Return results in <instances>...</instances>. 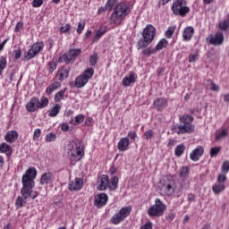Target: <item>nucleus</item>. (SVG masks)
I'll return each instance as SVG.
<instances>
[{"label":"nucleus","mask_w":229,"mask_h":229,"mask_svg":"<svg viewBox=\"0 0 229 229\" xmlns=\"http://www.w3.org/2000/svg\"><path fill=\"white\" fill-rule=\"evenodd\" d=\"M37 178V168L30 167L22 175L21 183L22 188L21 190V194L22 197L19 196L16 199L15 205L17 208H21L26 205V200L28 198L35 199L38 194L37 191L33 192V187H35V179Z\"/></svg>","instance_id":"1"},{"label":"nucleus","mask_w":229,"mask_h":229,"mask_svg":"<svg viewBox=\"0 0 229 229\" xmlns=\"http://www.w3.org/2000/svg\"><path fill=\"white\" fill-rule=\"evenodd\" d=\"M183 189H185L183 185L178 186L176 181L171 177H165L161 182L160 187V191L164 192L165 196H168L169 198H173L174 194H176L177 198H180Z\"/></svg>","instance_id":"2"},{"label":"nucleus","mask_w":229,"mask_h":229,"mask_svg":"<svg viewBox=\"0 0 229 229\" xmlns=\"http://www.w3.org/2000/svg\"><path fill=\"white\" fill-rule=\"evenodd\" d=\"M180 124L173 125L171 130L173 133L177 135H185V133H192L194 131V117L191 114H184L179 117Z\"/></svg>","instance_id":"3"},{"label":"nucleus","mask_w":229,"mask_h":229,"mask_svg":"<svg viewBox=\"0 0 229 229\" xmlns=\"http://www.w3.org/2000/svg\"><path fill=\"white\" fill-rule=\"evenodd\" d=\"M130 5H128L126 3L122 2L116 4L110 16L111 24L120 26L123 20L126 19L127 15L130 14Z\"/></svg>","instance_id":"4"},{"label":"nucleus","mask_w":229,"mask_h":229,"mask_svg":"<svg viewBox=\"0 0 229 229\" xmlns=\"http://www.w3.org/2000/svg\"><path fill=\"white\" fill-rule=\"evenodd\" d=\"M157 35V30L152 25H147L142 31V38L138 42V49H143V47H148Z\"/></svg>","instance_id":"5"},{"label":"nucleus","mask_w":229,"mask_h":229,"mask_svg":"<svg viewBox=\"0 0 229 229\" xmlns=\"http://www.w3.org/2000/svg\"><path fill=\"white\" fill-rule=\"evenodd\" d=\"M68 155L70 156V160L72 162H80V159L83 158L85 155L81 142L70 141L68 143Z\"/></svg>","instance_id":"6"},{"label":"nucleus","mask_w":229,"mask_h":229,"mask_svg":"<svg viewBox=\"0 0 229 229\" xmlns=\"http://www.w3.org/2000/svg\"><path fill=\"white\" fill-rule=\"evenodd\" d=\"M49 105V98L47 97H42L41 99H38L37 97H32L30 101L26 104L25 108L27 112H36L38 109L46 108Z\"/></svg>","instance_id":"7"},{"label":"nucleus","mask_w":229,"mask_h":229,"mask_svg":"<svg viewBox=\"0 0 229 229\" xmlns=\"http://www.w3.org/2000/svg\"><path fill=\"white\" fill-rule=\"evenodd\" d=\"M94 76V68L86 69L81 75H79L74 84H70L71 87H76V89H83L86 83H89V80Z\"/></svg>","instance_id":"8"},{"label":"nucleus","mask_w":229,"mask_h":229,"mask_svg":"<svg viewBox=\"0 0 229 229\" xmlns=\"http://www.w3.org/2000/svg\"><path fill=\"white\" fill-rule=\"evenodd\" d=\"M172 11L174 15H180L181 17H185L191 9L187 6V1L185 0H175L172 5Z\"/></svg>","instance_id":"9"},{"label":"nucleus","mask_w":229,"mask_h":229,"mask_svg":"<svg viewBox=\"0 0 229 229\" xmlns=\"http://www.w3.org/2000/svg\"><path fill=\"white\" fill-rule=\"evenodd\" d=\"M167 208L165 204L162 202L160 199H157L155 205L151 206L148 210V215L150 217H159V216H164V211Z\"/></svg>","instance_id":"10"},{"label":"nucleus","mask_w":229,"mask_h":229,"mask_svg":"<svg viewBox=\"0 0 229 229\" xmlns=\"http://www.w3.org/2000/svg\"><path fill=\"white\" fill-rule=\"evenodd\" d=\"M131 213V207L122 208L118 213H115L111 217V223L113 225H119V223H122V221H124V219H126Z\"/></svg>","instance_id":"11"},{"label":"nucleus","mask_w":229,"mask_h":229,"mask_svg":"<svg viewBox=\"0 0 229 229\" xmlns=\"http://www.w3.org/2000/svg\"><path fill=\"white\" fill-rule=\"evenodd\" d=\"M163 47H167V41L165 38L161 39L155 48L148 47L143 50V55L145 56H151V55H155L157 51H161Z\"/></svg>","instance_id":"12"},{"label":"nucleus","mask_w":229,"mask_h":229,"mask_svg":"<svg viewBox=\"0 0 229 229\" xmlns=\"http://www.w3.org/2000/svg\"><path fill=\"white\" fill-rule=\"evenodd\" d=\"M42 49H44L43 42L34 43L27 53V58H35V56L38 55Z\"/></svg>","instance_id":"13"},{"label":"nucleus","mask_w":229,"mask_h":229,"mask_svg":"<svg viewBox=\"0 0 229 229\" xmlns=\"http://www.w3.org/2000/svg\"><path fill=\"white\" fill-rule=\"evenodd\" d=\"M94 206L97 208H102L108 202V195L106 193H98L94 198Z\"/></svg>","instance_id":"14"},{"label":"nucleus","mask_w":229,"mask_h":229,"mask_svg":"<svg viewBox=\"0 0 229 229\" xmlns=\"http://www.w3.org/2000/svg\"><path fill=\"white\" fill-rule=\"evenodd\" d=\"M223 42H225L223 32H216L215 35H210L209 44L212 46H222Z\"/></svg>","instance_id":"15"},{"label":"nucleus","mask_w":229,"mask_h":229,"mask_svg":"<svg viewBox=\"0 0 229 229\" xmlns=\"http://www.w3.org/2000/svg\"><path fill=\"white\" fill-rule=\"evenodd\" d=\"M83 187V179L75 178L73 181H69L68 189L71 192H74V191H80Z\"/></svg>","instance_id":"16"},{"label":"nucleus","mask_w":229,"mask_h":229,"mask_svg":"<svg viewBox=\"0 0 229 229\" xmlns=\"http://www.w3.org/2000/svg\"><path fill=\"white\" fill-rule=\"evenodd\" d=\"M71 72V70L65 67L59 68L56 74L55 78H57L58 81L62 83V81H65L67 78H69V74Z\"/></svg>","instance_id":"17"},{"label":"nucleus","mask_w":229,"mask_h":229,"mask_svg":"<svg viewBox=\"0 0 229 229\" xmlns=\"http://www.w3.org/2000/svg\"><path fill=\"white\" fill-rule=\"evenodd\" d=\"M205 149L201 146H198L190 154V158L193 162H198L199 158L203 156Z\"/></svg>","instance_id":"18"},{"label":"nucleus","mask_w":229,"mask_h":229,"mask_svg":"<svg viewBox=\"0 0 229 229\" xmlns=\"http://www.w3.org/2000/svg\"><path fill=\"white\" fill-rule=\"evenodd\" d=\"M108 175L103 174L98 178L97 189H98V191H106V189H108Z\"/></svg>","instance_id":"19"},{"label":"nucleus","mask_w":229,"mask_h":229,"mask_svg":"<svg viewBox=\"0 0 229 229\" xmlns=\"http://www.w3.org/2000/svg\"><path fill=\"white\" fill-rule=\"evenodd\" d=\"M55 182V174L51 172H47L41 175L40 184L41 185H49Z\"/></svg>","instance_id":"20"},{"label":"nucleus","mask_w":229,"mask_h":229,"mask_svg":"<svg viewBox=\"0 0 229 229\" xmlns=\"http://www.w3.org/2000/svg\"><path fill=\"white\" fill-rule=\"evenodd\" d=\"M135 81H137V74L134 72H130L129 76L123 78V87H130Z\"/></svg>","instance_id":"21"},{"label":"nucleus","mask_w":229,"mask_h":229,"mask_svg":"<svg viewBox=\"0 0 229 229\" xmlns=\"http://www.w3.org/2000/svg\"><path fill=\"white\" fill-rule=\"evenodd\" d=\"M154 108H156V110H158L159 112L164 110V108H167V99L160 98H157L154 101Z\"/></svg>","instance_id":"22"},{"label":"nucleus","mask_w":229,"mask_h":229,"mask_svg":"<svg viewBox=\"0 0 229 229\" xmlns=\"http://www.w3.org/2000/svg\"><path fill=\"white\" fill-rule=\"evenodd\" d=\"M130 147V139L128 137L122 138L117 145L119 151H128Z\"/></svg>","instance_id":"23"},{"label":"nucleus","mask_w":229,"mask_h":229,"mask_svg":"<svg viewBox=\"0 0 229 229\" xmlns=\"http://www.w3.org/2000/svg\"><path fill=\"white\" fill-rule=\"evenodd\" d=\"M62 87V82L56 81L53 83H51L47 89H46V94L47 96H51L55 92V90H58Z\"/></svg>","instance_id":"24"},{"label":"nucleus","mask_w":229,"mask_h":229,"mask_svg":"<svg viewBox=\"0 0 229 229\" xmlns=\"http://www.w3.org/2000/svg\"><path fill=\"white\" fill-rule=\"evenodd\" d=\"M192 35H194V28L191 26L186 27L182 32V38L187 42L192 38Z\"/></svg>","instance_id":"25"},{"label":"nucleus","mask_w":229,"mask_h":229,"mask_svg":"<svg viewBox=\"0 0 229 229\" xmlns=\"http://www.w3.org/2000/svg\"><path fill=\"white\" fill-rule=\"evenodd\" d=\"M18 137L19 134L17 133V131H10L6 133L4 139L6 142H10L12 144V142H15V140L18 139Z\"/></svg>","instance_id":"26"},{"label":"nucleus","mask_w":229,"mask_h":229,"mask_svg":"<svg viewBox=\"0 0 229 229\" xmlns=\"http://www.w3.org/2000/svg\"><path fill=\"white\" fill-rule=\"evenodd\" d=\"M106 26L100 27L97 31L93 38V42H98L101 37H103L106 33Z\"/></svg>","instance_id":"27"},{"label":"nucleus","mask_w":229,"mask_h":229,"mask_svg":"<svg viewBox=\"0 0 229 229\" xmlns=\"http://www.w3.org/2000/svg\"><path fill=\"white\" fill-rule=\"evenodd\" d=\"M118 185H119V178H117V176H113L111 177V179H109L108 188L110 189V191H115Z\"/></svg>","instance_id":"28"},{"label":"nucleus","mask_w":229,"mask_h":229,"mask_svg":"<svg viewBox=\"0 0 229 229\" xmlns=\"http://www.w3.org/2000/svg\"><path fill=\"white\" fill-rule=\"evenodd\" d=\"M60 110H62V106L56 104L54 107L48 110L49 117H56L60 114Z\"/></svg>","instance_id":"29"},{"label":"nucleus","mask_w":229,"mask_h":229,"mask_svg":"<svg viewBox=\"0 0 229 229\" xmlns=\"http://www.w3.org/2000/svg\"><path fill=\"white\" fill-rule=\"evenodd\" d=\"M83 121H85V115L79 114V115L75 116L74 118H72L70 123L73 126H78V124H81V123H83Z\"/></svg>","instance_id":"30"},{"label":"nucleus","mask_w":229,"mask_h":229,"mask_svg":"<svg viewBox=\"0 0 229 229\" xmlns=\"http://www.w3.org/2000/svg\"><path fill=\"white\" fill-rule=\"evenodd\" d=\"M81 55V49L80 48H72L70 49L68 52V55H65V58H68V56H70V58H78V56H80Z\"/></svg>","instance_id":"31"},{"label":"nucleus","mask_w":229,"mask_h":229,"mask_svg":"<svg viewBox=\"0 0 229 229\" xmlns=\"http://www.w3.org/2000/svg\"><path fill=\"white\" fill-rule=\"evenodd\" d=\"M65 92H67V88H64L62 90L58 91L54 98V101L55 103H60V101L64 99V96H65Z\"/></svg>","instance_id":"32"},{"label":"nucleus","mask_w":229,"mask_h":229,"mask_svg":"<svg viewBox=\"0 0 229 229\" xmlns=\"http://www.w3.org/2000/svg\"><path fill=\"white\" fill-rule=\"evenodd\" d=\"M212 191L213 192H215V194H221V192L225 191V183H216L215 185H213Z\"/></svg>","instance_id":"33"},{"label":"nucleus","mask_w":229,"mask_h":229,"mask_svg":"<svg viewBox=\"0 0 229 229\" xmlns=\"http://www.w3.org/2000/svg\"><path fill=\"white\" fill-rule=\"evenodd\" d=\"M0 153H9V155H12V147L5 142L1 143Z\"/></svg>","instance_id":"34"},{"label":"nucleus","mask_w":229,"mask_h":229,"mask_svg":"<svg viewBox=\"0 0 229 229\" xmlns=\"http://www.w3.org/2000/svg\"><path fill=\"white\" fill-rule=\"evenodd\" d=\"M117 4V0H108L105 4V9L106 12H112L114 10V6Z\"/></svg>","instance_id":"35"},{"label":"nucleus","mask_w":229,"mask_h":229,"mask_svg":"<svg viewBox=\"0 0 229 229\" xmlns=\"http://www.w3.org/2000/svg\"><path fill=\"white\" fill-rule=\"evenodd\" d=\"M184 151H185V145L183 144L178 145L175 148L174 155L175 157H180L182 153H184Z\"/></svg>","instance_id":"36"},{"label":"nucleus","mask_w":229,"mask_h":229,"mask_svg":"<svg viewBox=\"0 0 229 229\" xmlns=\"http://www.w3.org/2000/svg\"><path fill=\"white\" fill-rule=\"evenodd\" d=\"M190 173H191V168H189V166H183L180 171V176L181 178H187Z\"/></svg>","instance_id":"37"},{"label":"nucleus","mask_w":229,"mask_h":229,"mask_svg":"<svg viewBox=\"0 0 229 229\" xmlns=\"http://www.w3.org/2000/svg\"><path fill=\"white\" fill-rule=\"evenodd\" d=\"M228 137V130H222L216 137V140H220V139H226Z\"/></svg>","instance_id":"38"},{"label":"nucleus","mask_w":229,"mask_h":229,"mask_svg":"<svg viewBox=\"0 0 229 229\" xmlns=\"http://www.w3.org/2000/svg\"><path fill=\"white\" fill-rule=\"evenodd\" d=\"M219 28L222 31H226V30H228V28H229V21L225 20V21H220Z\"/></svg>","instance_id":"39"},{"label":"nucleus","mask_w":229,"mask_h":229,"mask_svg":"<svg viewBox=\"0 0 229 229\" xmlns=\"http://www.w3.org/2000/svg\"><path fill=\"white\" fill-rule=\"evenodd\" d=\"M56 140V134L50 132L46 136V142H55Z\"/></svg>","instance_id":"40"},{"label":"nucleus","mask_w":229,"mask_h":229,"mask_svg":"<svg viewBox=\"0 0 229 229\" xmlns=\"http://www.w3.org/2000/svg\"><path fill=\"white\" fill-rule=\"evenodd\" d=\"M221 151L220 147H215V148H211L210 149V157H217V155H219V152Z\"/></svg>","instance_id":"41"},{"label":"nucleus","mask_w":229,"mask_h":229,"mask_svg":"<svg viewBox=\"0 0 229 229\" xmlns=\"http://www.w3.org/2000/svg\"><path fill=\"white\" fill-rule=\"evenodd\" d=\"M174 27H169L167 30L165 31V37L166 38H172L173 35L174 34Z\"/></svg>","instance_id":"42"},{"label":"nucleus","mask_w":229,"mask_h":229,"mask_svg":"<svg viewBox=\"0 0 229 229\" xmlns=\"http://www.w3.org/2000/svg\"><path fill=\"white\" fill-rule=\"evenodd\" d=\"M6 68V58L0 59V75L3 74V72Z\"/></svg>","instance_id":"43"},{"label":"nucleus","mask_w":229,"mask_h":229,"mask_svg":"<svg viewBox=\"0 0 229 229\" xmlns=\"http://www.w3.org/2000/svg\"><path fill=\"white\" fill-rule=\"evenodd\" d=\"M83 30H85V22L84 21H80L78 23V27H77V33L79 35H81Z\"/></svg>","instance_id":"44"},{"label":"nucleus","mask_w":229,"mask_h":229,"mask_svg":"<svg viewBox=\"0 0 229 229\" xmlns=\"http://www.w3.org/2000/svg\"><path fill=\"white\" fill-rule=\"evenodd\" d=\"M40 135H42V131L40 129H36L33 133V140H38Z\"/></svg>","instance_id":"45"},{"label":"nucleus","mask_w":229,"mask_h":229,"mask_svg":"<svg viewBox=\"0 0 229 229\" xmlns=\"http://www.w3.org/2000/svg\"><path fill=\"white\" fill-rule=\"evenodd\" d=\"M229 171V161H225L222 165V173L226 174Z\"/></svg>","instance_id":"46"},{"label":"nucleus","mask_w":229,"mask_h":229,"mask_svg":"<svg viewBox=\"0 0 229 229\" xmlns=\"http://www.w3.org/2000/svg\"><path fill=\"white\" fill-rule=\"evenodd\" d=\"M55 71H56V63L52 61L48 63V72H54Z\"/></svg>","instance_id":"47"},{"label":"nucleus","mask_w":229,"mask_h":229,"mask_svg":"<svg viewBox=\"0 0 229 229\" xmlns=\"http://www.w3.org/2000/svg\"><path fill=\"white\" fill-rule=\"evenodd\" d=\"M44 4V0H33L32 6L34 8H40V6Z\"/></svg>","instance_id":"48"},{"label":"nucleus","mask_w":229,"mask_h":229,"mask_svg":"<svg viewBox=\"0 0 229 229\" xmlns=\"http://www.w3.org/2000/svg\"><path fill=\"white\" fill-rule=\"evenodd\" d=\"M226 174H220L217 177L218 183H225L226 182Z\"/></svg>","instance_id":"49"},{"label":"nucleus","mask_w":229,"mask_h":229,"mask_svg":"<svg viewBox=\"0 0 229 229\" xmlns=\"http://www.w3.org/2000/svg\"><path fill=\"white\" fill-rule=\"evenodd\" d=\"M127 136L129 137V139H131V142H135V140L137 139V132L129 131Z\"/></svg>","instance_id":"50"},{"label":"nucleus","mask_w":229,"mask_h":229,"mask_svg":"<svg viewBox=\"0 0 229 229\" xmlns=\"http://www.w3.org/2000/svg\"><path fill=\"white\" fill-rule=\"evenodd\" d=\"M22 28H24V22L18 21V23L15 26L14 31H16V33H19V31H21V30H22Z\"/></svg>","instance_id":"51"},{"label":"nucleus","mask_w":229,"mask_h":229,"mask_svg":"<svg viewBox=\"0 0 229 229\" xmlns=\"http://www.w3.org/2000/svg\"><path fill=\"white\" fill-rule=\"evenodd\" d=\"M140 229H153V223L148 221L145 225H141Z\"/></svg>","instance_id":"52"},{"label":"nucleus","mask_w":229,"mask_h":229,"mask_svg":"<svg viewBox=\"0 0 229 229\" xmlns=\"http://www.w3.org/2000/svg\"><path fill=\"white\" fill-rule=\"evenodd\" d=\"M154 133L153 131L148 130L147 131H145L144 136L146 137L147 140H148V139H152Z\"/></svg>","instance_id":"53"},{"label":"nucleus","mask_w":229,"mask_h":229,"mask_svg":"<svg viewBox=\"0 0 229 229\" xmlns=\"http://www.w3.org/2000/svg\"><path fill=\"white\" fill-rule=\"evenodd\" d=\"M210 90H213L214 92H219V86H217L216 83L211 82L210 85Z\"/></svg>","instance_id":"54"},{"label":"nucleus","mask_w":229,"mask_h":229,"mask_svg":"<svg viewBox=\"0 0 229 229\" xmlns=\"http://www.w3.org/2000/svg\"><path fill=\"white\" fill-rule=\"evenodd\" d=\"M69 30H71V24L67 23L64 26L61 27V31L63 33H67V31H69Z\"/></svg>","instance_id":"55"},{"label":"nucleus","mask_w":229,"mask_h":229,"mask_svg":"<svg viewBox=\"0 0 229 229\" xmlns=\"http://www.w3.org/2000/svg\"><path fill=\"white\" fill-rule=\"evenodd\" d=\"M13 54L14 55L15 58H21L22 52L21 51V48H18L16 50H13Z\"/></svg>","instance_id":"56"},{"label":"nucleus","mask_w":229,"mask_h":229,"mask_svg":"<svg viewBox=\"0 0 229 229\" xmlns=\"http://www.w3.org/2000/svg\"><path fill=\"white\" fill-rule=\"evenodd\" d=\"M61 130L63 131H69V130H70L69 124L67 123H63L61 124Z\"/></svg>","instance_id":"57"},{"label":"nucleus","mask_w":229,"mask_h":229,"mask_svg":"<svg viewBox=\"0 0 229 229\" xmlns=\"http://www.w3.org/2000/svg\"><path fill=\"white\" fill-rule=\"evenodd\" d=\"M168 148H173V146H176V140L170 139L167 144Z\"/></svg>","instance_id":"58"},{"label":"nucleus","mask_w":229,"mask_h":229,"mask_svg":"<svg viewBox=\"0 0 229 229\" xmlns=\"http://www.w3.org/2000/svg\"><path fill=\"white\" fill-rule=\"evenodd\" d=\"M8 40H10V38H6L2 43H0V53L4 49V46H6Z\"/></svg>","instance_id":"59"},{"label":"nucleus","mask_w":229,"mask_h":229,"mask_svg":"<svg viewBox=\"0 0 229 229\" xmlns=\"http://www.w3.org/2000/svg\"><path fill=\"white\" fill-rule=\"evenodd\" d=\"M89 64L90 67H94V65H96V64H98V58H90Z\"/></svg>","instance_id":"60"},{"label":"nucleus","mask_w":229,"mask_h":229,"mask_svg":"<svg viewBox=\"0 0 229 229\" xmlns=\"http://www.w3.org/2000/svg\"><path fill=\"white\" fill-rule=\"evenodd\" d=\"M92 121H94L92 117H88L85 121L86 126H92Z\"/></svg>","instance_id":"61"},{"label":"nucleus","mask_w":229,"mask_h":229,"mask_svg":"<svg viewBox=\"0 0 229 229\" xmlns=\"http://www.w3.org/2000/svg\"><path fill=\"white\" fill-rule=\"evenodd\" d=\"M196 199V195L192 194V193H190L188 194V201L192 202Z\"/></svg>","instance_id":"62"},{"label":"nucleus","mask_w":229,"mask_h":229,"mask_svg":"<svg viewBox=\"0 0 229 229\" xmlns=\"http://www.w3.org/2000/svg\"><path fill=\"white\" fill-rule=\"evenodd\" d=\"M64 63L69 64H74V59L72 58H64Z\"/></svg>","instance_id":"63"},{"label":"nucleus","mask_w":229,"mask_h":229,"mask_svg":"<svg viewBox=\"0 0 229 229\" xmlns=\"http://www.w3.org/2000/svg\"><path fill=\"white\" fill-rule=\"evenodd\" d=\"M198 56H199V54L195 51L189 55V58H198Z\"/></svg>","instance_id":"64"}]
</instances>
